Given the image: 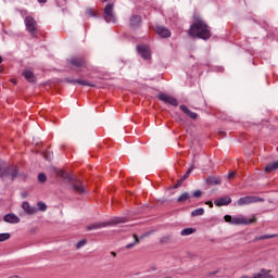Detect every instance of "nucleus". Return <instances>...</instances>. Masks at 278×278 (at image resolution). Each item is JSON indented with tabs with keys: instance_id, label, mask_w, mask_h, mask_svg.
<instances>
[{
	"instance_id": "a211bd4d",
	"label": "nucleus",
	"mask_w": 278,
	"mask_h": 278,
	"mask_svg": "<svg viewBox=\"0 0 278 278\" xmlns=\"http://www.w3.org/2000/svg\"><path fill=\"white\" fill-rule=\"evenodd\" d=\"M142 23V18L138 15H132L130 17V26L138 27Z\"/></svg>"
},
{
	"instance_id": "cd10ccee",
	"label": "nucleus",
	"mask_w": 278,
	"mask_h": 278,
	"mask_svg": "<svg viewBox=\"0 0 278 278\" xmlns=\"http://www.w3.org/2000/svg\"><path fill=\"white\" fill-rule=\"evenodd\" d=\"M37 207L40 210V212H47V204L45 202H38Z\"/></svg>"
},
{
	"instance_id": "ea45409f",
	"label": "nucleus",
	"mask_w": 278,
	"mask_h": 278,
	"mask_svg": "<svg viewBox=\"0 0 278 278\" xmlns=\"http://www.w3.org/2000/svg\"><path fill=\"white\" fill-rule=\"evenodd\" d=\"M1 62H3V58L0 55V64H1Z\"/></svg>"
},
{
	"instance_id": "dca6fc26",
	"label": "nucleus",
	"mask_w": 278,
	"mask_h": 278,
	"mask_svg": "<svg viewBox=\"0 0 278 278\" xmlns=\"http://www.w3.org/2000/svg\"><path fill=\"white\" fill-rule=\"evenodd\" d=\"M73 192H77L78 194H84L86 193V188L81 182H76L72 186Z\"/></svg>"
},
{
	"instance_id": "1a4fd4ad",
	"label": "nucleus",
	"mask_w": 278,
	"mask_h": 278,
	"mask_svg": "<svg viewBox=\"0 0 278 278\" xmlns=\"http://www.w3.org/2000/svg\"><path fill=\"white\" fill-rule=\"evenodd\" d=\"M137 50L143 60H149V58H151V49H149V46H138Z\"/></svg>"
},
{
	"instance_id": "423d86ee",
	"label": "nucleus",
	"mask_w": 278,
	"mask_h": 278,
	"mask_svg": "<svg viewBox=\"0 0 278 278\" xmlns=\"http://www.w3.org/2000/svg\"><path fill=\"white\" fill-rule=\"evenodd\" d=\"M26 31L30 34V36H36V29L38 27V23L31 16H26L24 20Z\"/></svg>"
},
{
	"instance_id": "72a5a7b5",
	"label": "nucleus",
	"mask_w": 278,
	"mask_h": 278,
	"mask_svg": "<svg viewBox=\"0 0 278 278\" xmlns=\"http://www.w3.org/2000/svg\"><path fill=\"white\" fill-rule=\"evenodd\" d=\"M180 110H181V112H184L185 114H189V112H190V109H188V106H186V105H180Z\"/></svg>"
},
{
	"instance_id": "4468645a",
	"label": "nucleus",
	"mask_w": 278,
	"mask_h": 278,
	"mask_svg": "<svg viewBox=\"0 0 278 278\" xmlns=\"http://www.w3.org/2000/svg\"><path fill=\"white\" fill-rule=\"evenodd\" d=\"M23 77H25V79L28 80L29 84H36V75H34V72H31V70H25L23 72Z\"/></svg>"
},
{
	"instance_id": "2eb2a0df",
	"label": "nucleus",
	"mask_w": 278,
	"mask_h": 278,
	"mask_svg": "<svg viewBox=\"0 0 278 278\" xmlns=\"http://www.w3.org/2000/svg\"><path fill=\"white\" fill-rule=\"evenodd\" d=\"M71 84H79L80 86H89L90 88H97V85L86 79H75L70 81Z\"/></svg>"
},
{
	"instance_id": "a878e982",
	"label": "nucleus",
	"mask_w": 278,
	"mask_h": 278,
	"mask_svg": "<svg viewBox=\"0 0 278 278\" xmlns=\"http://www.w3.org/2000/svg\"><path fill=\"white\" fill-rule=\"evenodd\" d=\"M134 238H135V242L127 244L126 249H134L136 244L140 243V239L138 238V236L134 235Z\"/></svg>"
},
{
	"instance_id": "f8f14e48",
	"label": "nucleus",
	"mask_w": 278,
	"mask_h": 278,
	"mask_svg": "<svg viewBox=\"0 0 278 278\" xmlns=\"http://www.w3.org/2000/svg\"><path fill=\"white\" fill-rule=\"evenodd\" d=\"M215 205L217 207H223L225 205H229V203H231V198L226 195V197H223V198H218L214 201Z\"/></svg>"
},
{
	"instance_id": "c9c22d12",
	"label": "nucleus",
	"mask_w": 278,
	"mask_h": 278,
	"mask_svg": "<svg viewBox=\"0 0 278 278\" xmlns=\"http://www.w3.org/2000/svg\"><path fill=\"white\" fill-rule=\"evenodd\" d=\"M87 14H88L89 16H94V12L92 11V9H88V10H87Z\"/></svg>"
},
{
	"instance_id": "20e7f679",
	"label": "nucleus",
	"mask_w": 278,
	"mask_h": 278,
	"mask_svg": "<svg viewBox=\"0 0 278 278\" xmlns=\"http://www.w3.org/2000/svg\"><path fill=\"white\" fill-rule=\"evenodd\" d=\"M0 177H11L12 181L18 177V168L8 166L5 162L0 161Z\"/></svg>"
},
{
	"instance_id": "c756f323",
	"label": "nucleus",
	"mask_w": 278,
	"mask_h": 278,
	"mask_svg": "<svg viewBox=\"0 0 278 278\" xmlns=\"http://www.w3.org/2000/svg\"><path fill=\"white\" fill-rule=\"evenodd\" d=\"M86 244H88V240L83 239V240L77 242L76 249H81L83 247H86Z\"/></svg>"
},
{
	"instance_id": "4be33fe9",
	"label": "nucleus",
	"mask_w": 278,
	"mask_h": 278,
	"mask_svg": "<svg viewBox=\"0 0 278 278\" xmlns=\"http://www.w3.org/2000/svg\"><path fill=\"white\" fill-rule=\"evenodd\" d=\"M205 214V210L203 207L197 208L191 212V216L197 217V216H203Z\"/></svg>"
},
{
	"instance_id": "c85d7f7f",
	"label": "nucleus",
	"mask_w": 278,
	"mask_h": 278,
	"mask_svg": "<svg viewBox=\"0 0 278 278\" xmlns=\"http://www.w3.org/2000/svg\"><path fill=\"white\" fill-rule=\"evenodd\" d=\"M5 240H10V233L9 232L0 233V242H5Z\"/></svg>"
},
{
	"instance_id": "f704fd0d",
	"label": "nucleus",
	"mask_w": 278,
	"mask_h": 278,
	"mask_svg": "<svg viewBox=\"0 0 278 278\" xmlns=\"http://www.w3.org/2000/svg\"><path fill=\"white\" fill-rule=\"evenodd\" d=\"M203 193L201 192V190H197L193 192V197H195V199H200V197L202 195Z\"/></svg>"
},
{
	"instance_id": "e433bc0d",
	"label": "nucleus",
	"mask_w": 278,
	"mask_h": 278,
	"mask_svg": "<svg viewBox=\"0 0 278 278\" xmlns=\"http://www.w3.org/2000/svg\"><path fill=\"white\" fill-rule=\"evenodd\" d=\"M229 179H233L236 177V172H231L228 174Z\"/></svg>"
},
{
	"instance_id": "a19ab883",
	"label": "nucleus",
	"mask_w": 278,
	"mask_h": 278,
	"mask_svg": "<svg viewBox=\"0 0 278 278\" xmlns=\"http://www.w3.org/2000/svg\"><path fill=\"white\" fill-rule=\"evenodd\" d=\"M13 84H16V80H12Z\"/></svg>"
},
{
	"instance_id": "ddd939ff",
	"label": "nucleus",
	"mask_w": 278,
	"mask_h": 278,
	"mask_svg": "<svg viewBox=\"0 0 278 278\" xmlns=\"http://www.w3.org/2000/svg\"><path fill=\"white\" fill-rule=\"evenodd\" d=\"M156 34H159L161 38H170V30L164 26H157Z\"/></svg>"
},
{
	"instance_id": "5701e85b",
	"label": "nucleus",
	"mask_w": 278,
	"mask_h": 278,
	"mask_svg": "<svg viewBox=\"0 0 278 278\" xmlns=\"http://www.w3.org/2000/svg\"><path fill=\"white\" fill-rule=\"evenodd\" d=\"M194 170V164H191V166L188 168V170L185 173L180 181H186L188 177H190V174Z\"/></svg>"
},
{
	"instance_id": "473e14b6",
	"label": "nucleus",
	"mask_w": 278,
	"mask_h": 278,
	"mask_svg": "<svg viewBox=\"0 0 278 278\" xmlns=\"http://www.w3.org/2000/svg\"><path fill=\"white\" fill-rule=\"evenodd\" d=\"M38 181H40L41 184H45V181H47V175L45 174H39L38 175Z\"/></svg>"
},
{
	"instance_id": "58836bf2",
	"label": "nucleus",
	"mask_w": 278,
	"mask_h": 278,
	"mask_svg": "<svg viewBox=\"0 0 278 278\" xmlns=\"http://www.w3.org/2000/svg\"><path fill=\"white\" fill-rule=\"evenodd\" d=\"M38 3H47V0H37Z\"/></svg>"
},
{
	"instance_id": "4c0bfd02",
	"label": "nucleus",
	"mask_w": 278,
	"mask_h": 278,
	"mask_svg": "<svg viewBox=\"0 0 278 278\" xmlns=\"http://www.w3.org/2000/svg\"><path fill=\"white\" fill-rule=\"evenodd\" d=\"M206 205H210V207H214V204L212 202H206Z\"/></svg>"
},
{
	"instance_id": "bb28decb",
	"label": "nucleus",
	"mask_w": 278,
	"mask_h": 278,
	"mask_svg": "<svg viewBox=\"0 0 278 278\" xmlns=\"http://www.w3.org/2000/svg\"><path fill=\"white\" fill-rule=\"evenodd\" d=\"M268 273H270V271L266 270V269H261V275L263 276V278H275L273 275H270Z\"/></svg>"
},
{
	"instance_id": "f03ea898",
	"label": "nucleus",
	"mask_w": 278,
	"mask_h": 278,
	"mask_svg": "<svg viewBox=\"0 0 278 278\" xmlns=\"http://www.w3.org/2000/svg\"><path fill=\"white\" fill-rule=\"evenodd\" d=\"M121 223H127V219L125 217H114L109 222H96L87 226V230L103 229L104 227H112V225H121Z\"/></svg>"
},
{
	"instance_id": "7ed1b4c3",
	"label": "nucleus",
	"mask_w": 278,
	"mask_h": 278,
	"mask_svg": "<svg viewBox=\"0 0 278 278\" xmlns=\"http://www.w3.org/2000/svg\"><path fill=\"white\" fill-rule=\"evenodd\" d=\"M224 220L229 223L230 225H251V223H255L256 218L253 216L252 218H247L243 215L235 216L225 215Z\"/></svg>"
},
{
	"instance_id": "9b49d317",
	"label": "nucleus",
	"mask_w": 278,
	"mask_h": 278,
	"mask_svg": "<svg viewBox=\"0 0 278 278\" xmlns=\"http://www.w3.org/2000/svg\"><path fill=\"white\" fill-rule=\"evenodd\" d=\"M3 220L4 223H10L11 225L21 223V218L12 213L4 215Z\"/></svg>"
},
{
	"instance_id": "39448f33",
	"label": "nucleus",
	"mask_w": 278,
	"mask_h": 278,
	"mask_svg": "<svg viewBox=\"0 0 278 278\" xmlns=\"http://www.w3.org/2000/svg\"><path fill=\"white\" fill-rule=\"evenodd\" d=\"M264 198H260V197H255V195H247L243 198H240L237 201V205H239V207H242L244 205H251L252 203H263Z\"/></svg>"
},
{
	"instance_id": "0eeeda50",
	"label": "nucleus",
	"mask_w": 278,
	"mask_h": 278,
	"mask_svg": "<svg viewBox=\"0 0 278 278\" xmlns=\"http://www.w3.org/2000/svg\"><path fill=\"white\" fill-rule=\"evenodd\" d=\"M104 21L106 23H116V15L114 14V4L109 3L104 8Z\"/></svg>"
},
{
	"instance_id": "b1692460",
	"label": "nucleus",
	"mask_w": 278,
	"mask_h": 278,
	"mask_svg": "<svg viewBox=\"0 0 278 278\" xmlns=\"http://www.w3.org/2000/svg\"><path fill=\"white\" fill-rule=\"evenodd\" d=\"M270 238H278V235H264L255 237V240H270Z\"/></svg>"
},
{
	"instance_id": "f3484780",
	"label": "nucleus",
	"mask_w": 278,
	"mask_h": 278,
	"mask_svg": "<svg viewBox=\"0 0 278 278\" xmlns=\"http://www.w3.org/2000/svg\"><path fill=\"white\" fill-rule=\"evenodd\" d=\"M22 207L26 214H36V207H31L29 202H23Z\"/></svg>"
},
{
	"instance_id": "79ce46f5",
	"label": "nucleus",
	"mask_w": 278,
	"mask_h": 278,
	"mask_svg": "<svg viewBox=\"0 0 278 278\" xmlns=\"http://www.w3.org/2000/svg\"><path fill=\"white\" fill-rule=\"evenodd\" d=\"M51 159V156H48V160H50Z\"/></svg>"
},
{
	"instance_id": "9d476101",
	"label": "nucleus",
	"mask_w": 278,
	"mask_h": 278,
	"mask_svg": "<svg viewBox=\"0 0 278 278\" xmlns=\"http://www.w3.org/2000/svg\"><path fill=\"white\" fill-rule=\"evenodd\" d=\"M70 64L76 68H84L86 66V60L81 56H74L71 59Z\"/></svg>"
},
{
	"instance_id": "f257e3e1",
	"label": "nucleus",
	"mask_w": 278,
	"mask_h": 278,
	"mask_svg": "<svg viewBox=\"0 0 278 278\" xmlns=\"http://www.w3.org/2000/svg\"><path fill=\"white\" fill-rule=\"evenodd\" d=\"M194 23L190 26L189 36L191 38H200L201 40H210L212 30L202 18L194 16Z\"/></svg>"
},
{
	"instance_id": "393cba45",
	"label": "nucleus",
	"mask_w": 278,
	"mask_h": 278,
	"mask_svg": "<svg viewBox=\"0 0 278 278\" xmlns=\"http://www.w3.org/2000/svg\"><path fill=\"white\" fill-rule=\"evenodd\" d=\"M194 228H185L181 230L180 235L181 236H192L194 233Z\"/></svg>"
},
{
	"instance_id": "412c9836",
	"label": "nucleus",
	"mask_w": 278,
	"mask_h": 278,
	"mask_svg": "<svg viewBox=\"0 0 278 278\" xmlns=\"http://www.w3.org/2000/svg\"><path fill=\"white\" fill-rule=\"evenodd\" d=\"M178 203H186V201H190V193L185 192L178 199Z\"/></svg>"
},
{
	"instance_id": "aec40b11",
	"label": "nucleus",
	"mask_w": 278,
	"mask_h": 278,
	"mask_svg": "<svg viewBox=\"0 0 278 278\" xmlns=\"http://www.w3.org/2000/svg\"><path fill=\"white\" fill-rule=\"evenodd\" d=\"M273 170H278V161L270 163L265 167L266 173H273Z\"/></svg>"
},
{
	"instance_id": "6ab92c4d",
	"label": "nucleus",
	"mask_w": 278,
	"mask_h": 278,
	"mask_svg": "<svg viewBox=\"0 0 278 278\" xmlns=\"http://www.w3.org/2000/svg\"><path fill=\"white\" fill-rule=\"evenodd\" d=\"M56 177H61V179H67L68 181H71V175H68V173H66L65 170L62 169H56Z\"/></svg>"
},
{
	"instance_id": "6e6552de",
	"label": "nucleus",
	"mask_w": 278,
	"mask_h": 278,
	"mask_svg": "<svg viewBox=\"0 0 278 278\" xmlns=\"http://www.w3.org/2000/svg\"><path fill=\"white\" fill-rule=\"evenodd\" d=\"M160 101H163V103H168V105H173L174 108H177L179 103L177 102V99L166 94V93H161L159 94Z\"/></svg>"
},
{
	"instance_id": "2f4dec72",
	"label": "nucleus",
	"mask_w": 278,
	"mask_h": 278,
	"mask_svg": "<svg viewBox=\"0 0 278 278\" xmlns=\"http://www.w3.org/2000/svg\"><path fill=\"white\" fill-rule=\"evenodd\" d=\"M187 116H189V118H192L193 121H197V118L199 117V115L192 111H189V113H187Z\"/></svg>"
},
{
	"instance_id": "7c9ffc66",
	"label": "nucleus",
	"mask_w": 278,
	"mask_h": 278,
	"mask_svg": "<svg viewBox=\"0 0 278 278\" xmlns=\"http://www.w3.org/2000/svg\"><path fill=\"white\" fill-rule=\"evenodd\" d=\"M240 278H264V276H262V270L260 273H256L253 275V277H249L247 275L241 276Z\"/></svg>"
}]
</instances>
